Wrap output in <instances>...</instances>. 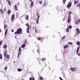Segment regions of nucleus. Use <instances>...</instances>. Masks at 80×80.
Instances as JSON below:
<instances>
[{
    "label": "nucleus",
    "instance_id": "obj_1",
    "mask_svg": "<svg viewBox=\"0 0 80 80\" xmlns=\"http://www.w3.org/2000/svg\"><path fill=\"white\" fill-rule=\"evenodd\" d=\"M23 32L22 31V29L21 28H18L17 30V31L15 32V34H22Z\"/></svg>",
    "mask_w": 80,
    "mask_h": 80
},
{
    "label": "nucleus",
    "instance_id": "obj_2",
    "mask_svg": "<svg viewBox=\"0 0 80 80\" xmlns=\"http://www.w3.org/2000/svg\"><path fill=\"white\" fill-rule=\"evenodd\" d=\"M72 7V2H68V4L67 5V8H69L70 7Z\"/></svg>",
    "mask_w": 80,
    "mask_h": 80
},
{
    "label": "nucleus",
    "instance_id": "obj_3",
    "mask_svg": "<svg viewBox=\"0 0 80 80\" xmlns=\"http://www.w3.org/2000/svg\"><path fill=\"white\" fill-rule=\"evenodd\" d=\"M75 23L76 25H78V24H79L80 23V19H77L75 22Z\"/></svg>",
    "mask_w": 80,
    "mask_h": 80
},
{
    "label": "nucleus",
    "instance_id": "obj_4",
    "mask_svg": "<svg viewBox=\"0 0 80 80\" xmlns=\"http://www.w3.org/2000/svg\"><path fill=\"white\" fill-rule=\"evenodd\" d=\"M26 25L27 26V27H28L27 28L26 32H27L28 33H29V25H28V24L26 23Z\"/></svg>",
    "mask_w": 80,
    "mask_h": 80
},
{
    "label": "nucleus",
    "instance_id": "obj_5",
    "mask_svg": "<svg viewBox=\"0 0 80 80\" xmlns=\"http://www.w3.org/2000/svg\"><path fill=\"white\" fill-rule=\"evenodd\" d=\"M15 15L14 14L12 15L11 17V21H14V19H15Z\"/></svg>",
    "mask_w": 80,
    "mask_h": 80
},
{
    "label": "nucleus",
    "instance_id": "obj_6",
    "mask_svg": "<svg viewBox=\"0 0 80 80\" xmlns=\"http://www.w3.org/2000/svg\"><path fill=\"white\" fill-rule=\"evenodd\" d=\"M43 5L45 7H46L47 5V1H45V0H44V2L43 3Z\"/></svg>",
    "mask_w": 80,
    "mask_h": 80
},
{
    "label": "nucleus",
    "instance_id": "obj_7",
    "mask_svg": "<svg viewBox=\"0 0 80 80\" xmlns=\"http://www.w3.org/2000/svg\"><path fill=\"white\" fill-rule=\"evenodd\" d=\"M4 56L5 57H6V58L7 59H9V58H10V56L8 54H7Z\"/></svg>",
    "mask_w": 80,
    "mask_h": 80
},
{
    "label": "nucleus",
    "instance_id": "obj_8",
    "mask_svg": "<svg viewBox=\"0 0 80 80\" xmlns=\"http://www.w3.org/2000/svg\"><path fill=\"white\" fill-rule=\"evenodd\" d=\"M71 70L72 71V72H74L75 70H76V68H71Z\"/></svg>",
    "mask_w": 80,
    "mask_h": 80
},
{
    "label": "nucleus",
    "instance_id": "obj_9",
    "mask_svg": "<svg viewBox=\"0 0 80 80\" xmlns=\"http://www.w3.org/2000/svg\"><path fill=\"white\" fill-rule=\"evenodd\" d=\"M31 2L30 5H31V8H32L33 7V3L34 2L33 1H31Z\"/></svg>",
    "mask_w": 80,
    "mask_h": 80
},
{
    "label": "nucleus",
    "instance_id": "obj_10",
    "mask_svg": "<svg viewBox=\"0 0 80 80\" xmlns=\"http://www.w3.org/2000/svg\"><path fill=\"white\" fill-rule=\"evenodd\" d=\"M76 30L77 31L78 33V34H80V30H79V29H78V28H76Z\"/></svg>",
    "mask_w": 80,
    "mask_h": 80
},
{
    "label": "nucleus",
    "instance_id": "obj_11",
    "mask_svg": "<svg viewBox=\"0 0 80 80\" xmlns=\"http://www.w3.org/2000/svg\"><path fill=\"white\" fill-rule=\"evenodd\" d=\"M79 3V1L76 0L74 1V3L75 4H77V3Z\"/></svg>",
    "mask_w": 80,
    "mask_h": 80
},
{
    "label": "nucleus",
    "instance_id": "obj_12",
    "mask_svg": "<svg viewBox=\"0 0 80 80\" xmlns=\"http://www.w3.org/2000/svg\"><path fill=\"white\" fill-rule=\"evenodd\" d=\"M0 12H1V13L2 14H3L4 13V12H3V9H0Z\"/></svg>",
    "mask_w": 80,
    "mask_h": 80
},
{
    "label": "nucleus",
    "instance_id": "obj_13",
    "mask_svg": "<svg viewBox=\"0 0 80 80\" xmlns=\"http://www.w3.org/2000/svg\"><path fill=\"white\" fill-rule=\"evenodd\" d=\"M79 48H80V47L78 46L77 49V50L76 52H77V54L78 55V54H79V53H78V52Z\"/></svg>",
    "mask_w": 80,
    "mask_h": 80
},
{
    "label": "nucleus",
    "instance_id": "obj_14",
    "mask_svg": "<svg viewBox=\"0 0 80 80\" xmlns=\"http://www.w3.org/2000/svg\"><path fill=\"white\" fill-rule=\"evenodd\" d=\"M68 45H66L65 46H64V49H66V48H68Z\"/></svg>",
    "mask_w": 80,
    "mask_h": 80
},
{
    "label": "nucleus",
    "instance_id": "obj_15",
    "mask_svg": "<svg viewBox=\"0 0 80 80\" xmlns=\"http://www.w3.org/2000/svg\"><path fill=\"white\" fill-rule=\"evenodd\" d=\"M14 8L16 10V11H17L18 9H17V6L16 5H15L14 7Z\"/></svg>",
    "mask_w": 80,
    "mask_h": 80
},
{
    "label": "nucleus",
    "instance_id": "obj_16",
    "mask_svg": "<svg viewBox=\"0 0 80 80\" xmlns=\"http://www.w3.org/2000/svg\"><path fill=\"white\" fill-rule=\"evenodd\" d=\"M7 51H5L4 52V55L5 56L6 55H7Z\"/></svg>",
    "mask_w": 80,
    "mask_h": 80
},
{
    "label": "nucleus",
    "instance_id": "obj_17",
    "mask_svg": "<svg viewBox=\"0 0 80 80\" xmlns=\"http://www.w3.org/2000/svg\"><path fill=\"white\" fill-rule=\"evenodd\" d=\"M3 48L4 49H6L7 47V44H5L3 46Z\"/></svg>",
    "mask_w": 80,
    "mask_h": 80
},
{
    "label": "nucleus",
    "instance_id": "obj_18",
    "mask_svg": "<svg viewBox=\"0 0 80 80\" xmlns=\"http://www.w3.org/2000/svg\"><path fill=\"white\" fill-rule=\"evenodd\" d=\"M26 46V45L25 44L22 45H21V48H24V47H25Z\"/></svg>",
    "mask_w": 80,
    "mask_h": 80
},
{
    "label": "nucleus",
    "instance_id": "obj_19",
    "mask_svg": "<svg viewBox=\"0 0 80 80\" xmlns=\"http://www.w3.org/2000/svg\"><path fill=\"white\" fill-rule=\"evenodd\" d=\"M76 44L77 45H78V46H80V42L79 41L77 42H76Z\"/></svg>",
    "mask_w": 80,
    "mask_h": 80
},
{
    "label": "nucleus",
    "instance_id": "obj_20",
    "mask_svg": "<svg viewBox=\"0 0 80 80\" xmlns=\"http://www.w3.org/2000/svg\"><path fill=\"white\" fill-rule=\"evenodd\" d=\"M35 80V78H34V77H33L32 78V77H30L29 78V80Z\"/></svg>",
    "mask_w": 80,
    "mask_h": 80
},
{
    "label": "nucleus",
    "instance_id": "obj_21",
    "mask_svg": "<svg viewBox=\"0 0 80 80\" xmlns=\"http://www.w3.org/2000/svg\"><path fill=\"white\" fill-rule=\"evenodd\" d=\"M8 31V29L7 28L6 29V30L5 33V35H7V33Z\"/></svg>",
    "mask_w": 80,
    "mask_h": 80
},
{
    "label": "nucleus",
    "instance_id": "obj_22",
    "mask_svg": "<svg viewBox=\"0 0 80 80\" xmlns=\"http://www.w3.org/2000/svg\"><path fill=\"white\" fill-rule=\"evenodd\" d=\"M11 10H9L8 11V15H9L10 14V13H11Z\"/></svg>",
    "mask_w": 80,
    "mask_h": 80
},
{
    "label": "nucleus",
    "instance_id": "obj_23",
    "mask_svg": "<svg viewBox=\"0 0 80 80\" xmlns=\"http://www.w3.org/2000/svg\"><path fill=\"white\" fill-rule=\"evenodd\" d=\"M71 21V20H70V19H68V23H70V22Z\"/></svg>",
    "mask_w": 80,
    "mask_h": 80
},
{
    "label": "nucleus",
    "instance_id": "obj_24",
    "mask_svg": "<svg viewBox=\"0 0 80 80\" xmlns=\"http://www.w3.org/2000/svg\"><path fill=\"white\" fill-rule=\"evenodd\" d=\"M21 49H22L21 47H19L18 49L19 52H21Z\"/></svg>",
    "mask_w": 80,
    "mask_h": 80
},
{
    "label": "nucleus",
    "instance_id": "obj_25",
    "mask_svg": "<svg viewBox=\"0 0 80 80\" xmlns=\"http://www.w3.org/2000/svg\"><path fill=\"white\" fill-rule=\"evenodd\" d=\"M77 7H78L79 8H80V3L79 4H77L76 6Z\"/></svg>",
    "mask_w": 80,
    "mask_h": 80
},
{
    "label": "nucleus",
    "instance_id": "obj_26",
    "mask_svg": "<svg viewBox=\"0 0 80 80\" xmlns=\"http://www.w3.org/2000/svg\"><path fill=\"white\" fill-rule=\"evenodd\" d=\"M18 72H21V71H22V69L20 68H18Z\"/></svg>",
    "mask_w": 80,
    "mask_h": 80
},
{
    "label": "nucleus",
    "instance_id": "obj_27",
    "mask_svg": "<svg viewBox=\"0 0 80 80\" xmlns=\"http://www.w3.org/2000/svg\"><path fill=\"white\" fill-rule=\"evenodd\" d=\"M68 28L70 29V28H72V26L71 25H69L68 26Z\"/></svg>",
    "mask_w": 80,
    "mask_h": 80
},
{
    "label": "nucleus",
    "instance_id": "obj_28",
    "mask_svg": "<svg viewBox=\"0 0 80 80\" xmlns=\"http://www.w3.org/2000/svg\"><path fill=\"white\" fill-rule=\"evenodd\" d=\"M38 40L39 41L41 40H42V38L38 37Z\"/></svg>",
    "mask_w": 80,
    "mask_h": 80
},
{
    "label": "nucleus",
    "instance_id": "obj_29",
    "mask_svg": "<svg viewBox=\"0 0 80 80\" xmlns=\"http://www.w3.org/2000/svg\"><path fill=\"white\" fill-rule=\"evenodd\" d=\"M68 45H72V44H73V43H72V42H68Z\"/></svg>",
    "mask_w": 80,
    "mask_h": 80
},
{
    "label": "nucleus",
    "instance_id": "obj_30",
    "mask_svg": "<svg viewBox=\"0 0 80 80\" xmlns=\"http://www.w3.org/2000/svg\"><path fill=\"white\" fill-rule=\"evenodd\" d=\"M29 17V16H28V15H27V16L26 17V19L27 20H28Z\"/></svg>",
    "mask_w": 80,
    "mask_h": 80
},
{
    "label": "nucleus",
    "instance_id": "obj_31",
    "mask_svg": "<svg viewBox=\"0 0 80 80\" xmlns=\"http://www.w3.org/2000/svg\"><path fill=\"white\" fill-rule=\"evenodd\" d=\"M70 29H69L68 28H67L66 30V32H69V31H68Z\"/></svg>",
    "mask_w": 80,
    "mask_h": 80
},
{
    "label": "nucleus",
    "instance_id": "obj_32",
    "mask_svg": "<svg viewBox=\"0 0 80 80\" xmlns=\"http://www.w3.org/2000/svg\"><path fill=\"white\" fill-rule=\"evenodd\" d=\"M39 21V19H37L36 20V23L37 24H38V21Z\"/></svg>",
    "mask_w": 80,
    "mask_h": 80
},
{
    "label": "nucleus",
    "instance_id": "obj_33",
    "mask_svg": "<svg viewBox=\"0 0 80 80\" xmlns=\"http://www.w3.org/2000/svg\"><path fill=\"white\" fill-rule=\"evenodd\" d=\"M46 60V59L45 58H42V61H44Z\"/></svg>",
    "mask_w": 80,
    "mask_h": 80
},
{
    "label": "nucleus",
    "instance_id": "obj_34",
    "mask_svg": "<svg viewBox=\"0 0 80 80\" xmlns=\"http://www.w3.org/2000/svg\"><path fill=\"white\" fill-rule=\"evenodd\" d=\"M24 43L25 44H26V43H27V40H25V41L24 42Z\"/></svg>",
    "mask_w": 80,
    "mask_h": 80
},
{
    "label": "nucleus",
    "instance_id": "obj_35",
    "mask_svg": "<svg viewBox=\"0 0 80 80\" xmlns=\"http://www.w3.org/2000/svg\"><path fill=\"white\" fill-rule=\"evenodd\" d=\"M21 55V52H19L18 55V57H19V56H18V55Z\"/></svg>",
    "mask_w": 80,
    "mask_h": 80
},
{
    "label": "nucleus",
    "instance_id": "obj_36",
    "mask_svg": "<svg viewBox=\"0 0 80 80\" xmlns=\"http://www.w3.org/2000/svg\"><path fill=\"white\" fill-rule=\"evenodd\" d=\"M66 2V0H63V4H65V3Z\"/></svg>",
    "mask_w": 80,
    "mask_h": 80
},
{
    "label": "nucleus",
    "instance_id": "obj_37",
    "mask_svg": "<svg viewBox=\"0 0 80 80\" xmlns=\"http://www.w3.org/2000/svg\"><path fill=\"white\" fill-rule=\"evenodd\" d=\"M11 3V2H10V1H9L8 2V3L9 5H11V3Z\"/></svg>",
    "mask_w": 80,
    "mask_h": 80
},
{
    "label": "nucleus",
    "instance_id": "obj_38",
    "mask_svg": "<svg viewBox=\"0 0 80 80\" xmlns=\"http://www.w3.org/2000/svg\"><path fill=\"white\" fill-rule=\"evenodd\" d=\"M2 55L0 54V59H2Z\"/></svg>",
    "mask_w": 80,
    "mask_h": 80
},
{
    "label": "nucleus",
    "instance_id": "obj_39",
    "mask_svg": "<svg viewBox=\"0 0 80 80\" xmlns=\"http://www.w3.org/2000/svg\"><path fill=\"white\" fill-rule=\"evenodd\" d=\"M65 38V36H63L62 38V40H63V39H64V38Z\"/></svg>",
    "mask_w": 80,
    "mask_h": 80
},
{
    "label": "nucleus",
    "instance_id": "obj_40",
    "mask_svg": "<svg viewBox=\"0 0 80 80\" xmlns=\"http://www.w3.org/2000/svg\"><path fill=\"white\" fill-rule=\"evenodd\" d=\"M40 79L41 80H42L43 79V78L42 77H40Z\"/></svg>",
    "mask_w": 80,
    "mask_h": 80
},
{
    "label": "nucleus",
    "instance_id": "obj_41",
    "mask_svg": "<svg viewBox=\"0 0 80 80\" xmlns=\"http://www.w3.org/2000/svg\"><path fill=\"white\" fill-rule=\"evenodd\" d=\"M69 16L68 17V19H70L71 18V16H70V15H68Z\"/></svg>",
    "mask_w": 80,
    "mask_h": 80
},
{
    "label": "nucleus",
    "instance_id": "obj_42",
    "mask_svg": "<svg viewBox=\"0 0 80 80\" xmlns=\"http://www.w3.org/2000/svg\"><path fill=\"white\" fill-rule=\"evenodd\" d=\"M4 70H7V67H5V68H4Z\"/></svg>",
    "mask_w": 80,
    "mask_h": 80
},
{
    "label": "nucleus",
    "instance_id": "obj_43",
    "mask_svg": "<svg viewBox=\"0 0 80 80\" xmlns=\"http://www.w3.org/2000/svg\"><path fill=\"white\" fill-rule=\"evenodd\" d=\"M2 44V41H0V45H1Z\"/></svg>",
    "mask_w": 80,
    "mask_h": 80
},
{
    "label": "nucleus",
    "instance_id": "obj_44",
    "mask_svg": "<svg viewBox=\"0 0 80 80\" xmlns=\"http://www.w3.org/2000/svg\"><path fill=\"white\" fill-rule=\"evenodd\" d=\"M70 14H72V12L69 11L68 12V15H70Z\"/></svg>",
    "mask_w": 80,
    "mask_h": 80
},
{
    "label": "nucleus",
    "instance_id": "obj_45",
    "mask_svg": "<svg viewBox=\"0 0 80 80\" xmlns=\"http://www.w3.org/2000/svg\"><path fill=\"white\" fill-rule=\"evenodd\" d=\"M37 59L38 60V61H40L41 60V59L40 58H38V59Z\"/></svg>",
    "mask_w": 80,
    "mask_h": 80
},
{
    "label": "nucleus",
    "instance_id": "obj_46",
    "mask_svg": "<svg viewBox=\"0 0 80 80\" xmlns=\"http://www.w3.org/2000/svg\"><path fill=\"white\" fill-rule=\"evenodd\" d=\"M6 11V7H5L3 9L4 12H5Z\"/></svg>",
    "mask_w": 80,
    "mask_h": 80
},
{
    "label": "nucleus",
    "instance_id": "obj_47",
    "mask_svg": "<svg viewBox=\"0 0 80 80\" xmlns=\"http://www.w3.org/2000/svg\"><path fill=\"white\" fill-rule=\"evenodd\" d=\"M42 1H40L39 2V4H42Z\"/></svg>",
    "mask_w": 80,
    "mask_h": 80
},
{
    "label": "nucleus",
    "instance_id": "obj_48",
    "mask_svg": "<svg viewBox=\"0 0 80 80\" xmlns=\"http://www.w3.org/2000/svg\"><path fill=\"white\" fill-rule=\"evenodd\" d=\"M39 18H40V16L39 15L38 16V18H37V19H39Z\"/></svg>",
    "mask_w": 80,
    "mask_h": 80
},
{
    "label": "nucleus",
    "instance_id": "obj_49",
    "mask_svg": "<svg viewBox=\"0 0 80 80\" xmlns=\"http://www.w3.org/2000/svg\"><path fill=\"white\" fill-rule=\"evenodd\" d=\"M17 5H18V6H19V5H20V3H19V2H18V3Z\"/></svg>",
    "mask_w": 80,
    "mask_h": 80
},
{
    "label": "nucleus",
    "instance_id": "obj_50",
    "mask_svg": "<svg viewBox=\"0 0 80 80\" xmlns=\"http://www.w3.org/2000/svg\"><path fill=\"white\" fill-rule=\"evenodd\" d=\"M59 78H60V80H63V79H62V78H61V77H59Z\"/></svg>",
    "mask_w": 80,
    "mask_h": 80
},
{
    "label": "nucleus",
    "instance_id": "obj_51",
    "mask_svg": "<svg viewBox=\"0 0 80 80\" xmlns=\"http://www.w3.org/2000/svg\"><path fill=\"white\" fill-rule=\"evenodd\" d=\"M4 27H7V25L6 24H4Z\"/></svg>",
    "mask_w": 80,
    "mask_h": 80
},
{
    "label": "nucleus",
    "instance_id": "obj_52",
    "mask_svg": "<svg viewBox=\"0 0 80 80\" xmlns=\"http://www.w3.org/2000/svg\"><path fill=\"white\" fill-rule=\"evenodd\" d=\"M38 52V53H40V51H39V50H38V49L37 50Z\"/></svg>",
    "mask_w": 80,
    "mask_h": 80
},
{
    "label": "nucleus",
    "instance_id": "obj_53",
    "mask_svg": "<svg viewBox=\"0 0 80 80\" xmlns=\"http://www.w3.org/2000/svg\"><path fill=\"white\" fill-rule=\"evenodd\" d=\"M79 54H78V56H80V52H79Z\"/></svg>",
    "mask_w": 80,
    "mask_h": 80
},
{
    "label": "nucleus",
    "instance_id": "obj_54",
    "mask_svg": "<svg viewBox=\"0 0 80 80\" xmlns=\"http://www.w3.org/2000/svg\"><path fill=\"white\" fill-rule=\"evenodd\" d=\"M13 31H14V30H13V29H12V30L11 32H13Z\"/></svg>",
    "mask_w": 80,
    "mask_h": 80
},
{
    "label": "nucleus",
    "instance_id": "obj_55",
    "mask_svg": "<svg viewBox=\"0 0 80 80\" xmlns=\"http://www.w3.org/2000/svg\"><path fill=\"white\" fill-rule=\"evenodd\" d=\"M38 13H37V14H36V16H37V17L38 16Z\"/></svg>",
    "mask_w": 80,
    "mask_h": 80
},
{
    "label": "nucleus",
    "instance_id": "obj_56",
    "mask_svg": "<svg viewBox=\"0 0 80 80\" xmlns=\"http://www.w3.org/2000/svg\"><path fill=\"white\" fill-rule=\"evenodd\" d=\"M65 20V18H64L63 19V21H64V20Z\"/></svg>",
    "mask_w": 80,
    "mask_h": 80
},
{
    "label": "nucleus",
    "instance_id": "obj_57",
    "mask_svg": "<svg viewBox=\"0 0 80 80\" xmlns=\"http://www.w3.org/2000/svg\"><path fill=\"white\" fill-rule=\"evenodd\" d=\"M6 28V27H4V29L5 30Z\"/></svg>",
    "mask_w": 80,
    "mask_h": 80
},
{
    "label": "nucleus",
    "instance_id": "obj_58",
    "mask_svg": "<svg viewBox=\"0 0 80 80\" xmlns=\"http://www.w3.org/2000/svg\"><path fill=\"white\" fill-rule=\"evenodd\" d=\"M2 32V30H1V29H0V32Z\"/></svg>",
    "mask_w": 80,
    "mask_h": 80
},
{
    "label": "nucleus",
    "instance_id": "obj_59",
    "mask_svg": "<svg viewBox=\"0 0 80 80\" xmlns=\"http://www.w3.org/2000/svg\"><path fill=\"white\" fill-rule=\"evenodd\" d=\"M13 63H15V61H14Z\"/></svg>",
    "mask_w": 80,
    "mask_h": 80
},
{
    "label": "nucleus",
    "instance_id": "obj_60",
    "mask_svg": "<svg viewBox=\"0 0 80 80\" xmlns=\"http://www.w3.org/2000/svg\"><path fill=\"white\" fill-rule=\"evenodd\" d=\"M7 2H8V1H9V0H6Z\"/></svg>",
    "mask_w": 80,
    "mask_h": 80
},
{
    "label": "nucleus",
    "instance_id": "obj_61",
    "mask_svg": "<svg viewBox=\"0 0 80 80\" xmlns=\"http://www.w3.org/2000/svg\"><path fill=\"white\" fill-rule=\"evenodd\" d=\"M30 2H32V0H30Z\"/></svg>",
    "mask_w": 80,
    "mask_h": 80
},
{
    "label": "nucleus",
    "instance_id": "obj_62",
    "mask_svg": "<svg viewBox=\"0 0 80 80\" xmlns=\"http://www.w3.org/2000/svg\"><path fill=\"white\" fill-rule=\"evenodd\" d=\"M39 63H40V64L41 63L40 62V61H39Z\"/></svg>",
    "mask_w": 80,
    "mask_h": 80
},
{
    "label": "nucleus",
    "instance_id": "obj_63",
    "mask_svg": "<svg viewBox=\"0 0 80 80\" xmlns=\"http://www.w3.org/2000/svg\"><path fill=\"white\" fill-rule=\"evenodd\" d=\"M74 36H76V35H74Z\"/></svg>",
    "mask_w": 80,
    "mask_h": 80
},
{
    "label": "nucleus",
    "instance_id": "obj_64",
    "mask_svg": "<svg viewBox=\"0 0 80 80\" xmlns=\"http://www.w3.org/2000/svg\"><path fill=\"white\" fill-rule=\"evenodd\" d=\"M36 32H37V30H36Z\"/></svg>",
    "mask_w": 80,
    "mask_h": 80
}]
</instances>
